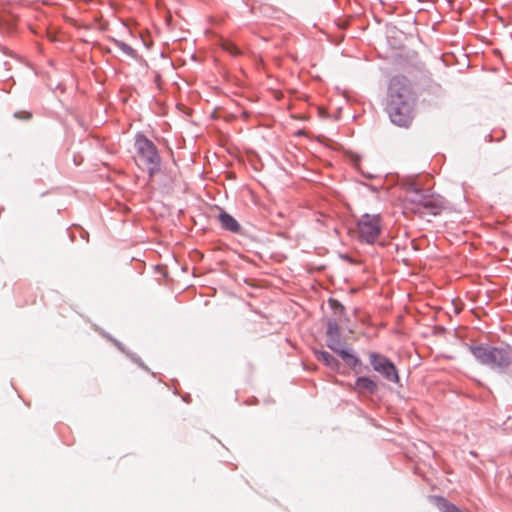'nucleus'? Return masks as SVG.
I'll return each mask as SVG.
<instances>
[{"label": "nucleus", "instance_id": "1a4fd4ad", "mask_svg": "<svg viewBox=\"0 0 512 512\" xmlns=\"http://www.w3.org/2000/svg\"><path fill=\"white\" fill-rule=\"evenodd\" d=\"M354 390L359 394H375L378 391L377 383L368 376L356 378Z\"/></svg>", "mask_w": 512, "mask_h": 512}, {"label": "nucleus", "instance_id": "dca6fc26", "mask_svg": "<svg viewBox=\"0 0 512 512\" xmlns=\"http://www.w3.org/2000/svg\"><path fill=\"white\" fill-rule=\"evenodd\" d=\"M112 42L114 43V45L116 47H118L124 54H126L130 58H132V59L137 58V56H138L137 51L134 48H132L130 45H128L127 43H125L121 40H117V39H112Z\"/></svg>", "mask_w": 512, "mask_h": 512}, {"label": "nucleus", "instance_id": "9d476101", "mask_svg": "<svg viewBox=\"0 0 512 512\" xmlns=\"http://www.w3.org/2000/svg\"><path fill=\"white\" fill-rule=\"evenodd\" d=\"M218 220L221 223L223 229L239 234L242 231V227L239 222L228 212L222 210L218 215Z\"/></svg>", "mask_w": 512, "mask_h": 512}, {"label": "nucleus", "instance_id": "39448f33", "mask_svg": "<svg viewBox=\"0 0 512 512\" xmlns=\"http://www.w3.org/2000/svg\"><path fill=\"white\" fill-rule=\"evenodd\" d=\"M386 100L416 101V94L410 80L404 75L393 76L389 81Z\"/></svg>", "mask_w": 512, "mask_h": 512}, {"label": "nucleus", "instance_id": "4468645a", "mask_svg": "<svg viewBox=\"0 0 512 512\" xmlns=\"http://www.w3.org/2000/svg\"><path fill=\"white\" fill-rule=\"evenodd\" d=\"M429 498L440 512H463L459 507L448 501L445 497L433 495Z\"/></svg>", "mask_w": 512, "mask_h": 512}, {"label": "nucleus", "instance_id": "2eb2a0df", "mask_svg": "<svg viewBox=\"0 0 512 512\" xmlns=\"http://www.w3.org/2000/svg\"><path fill=\"white\" fill-rule=\"evenodd\" d=\"M326 336L327 339L341 338L340 326L336 319L329 318L326 322Z\"/></svg>", "mask_w": 512, "mask_h": 512}, {"label": "nucleus", "instance_id": "9b49d317", "mask_svg": "<svg viewBox=\"0 0 512 512\" xmlns=\"http://www.w3.org/2000/svg\"><path fill=\"white\" fill-rule=\"evenodd\" d=\"M338 356L344 363L356 371L357 367L362 366V361L351 347L346 346L344 349L339 350Z\"/></svg>", "mask_w": 512, "mask_h": 512}, {"label": "nucleus", "instance_id": "f257e3e1", "mask_svg": "<svg viewBox=\"0 0 512 512\" xmlns=\"http://www.w3.org/2000/svg\"><path fill=\"white\" fill-rule=\"evenodd\" d=\"M468 349L480 365L487 366L499 373L508 372L512 363V347L508 344L495 347L481 343L469 345Z\"/></svg>", "mask_w": 512, "mask_h": 512}, {"label": "nucleus", "instance_id": "6ab92c4d", "mask_svg": "<svg viewBox=\"0 0 512 512\" xmlns=\"http://www.w3.org/2000/svg\"><path fill=\"white\" fill-rule=\"evenodd\" d=\"M13 116H14V118H16L18 120L29 121L32 119L33 115L30 111L21 110V111H16L13 114Z\"/></svg>", "mask_w": 512, "mask_h": 512}, {"label": "nucleus", "instance_id": "7ed1b4c3", "mask_svg": "<svg viewBox=\"0 0 512 512\" xmlns=\"http://www.w3.org/2000/svg\"><path fill=\"white\" fill-rule=\"evenodd\" d=\"M416 101L386 100L385 110L390 121L399 127H409L414 118V106Z\"/></svg>", "mask_w": 512, "mask_h": 512}, {"label": "nucleus", "instance_id": "20e7f679", "mask_svg": "<svg viewBox=\"0 0 512 512\" xmlns=\"http://www.w3.org/2000/svg\"><path fill=\"white\" fill-rule=\"evenodd\" d=\"M357 229L361 241L374 244L382 231L381 216L379 214H363L357 222Z\"/></svg>", "mask_w": 512, "mask_h": 512}, {"label": "nucleus", "instance_id": "0eeeda50", "mask_svg": "<svg viewBox=\"0 0 512 512\" xmlns=\"http://www.w3.org/2000/svg\"><path fill=\"white\" fill-rule=\"evenodd\" d=\"M447 201L440 195H428L426 194L421 205L420 214H429L433 216L440 215L441 212L446 208Z\"/></svg>", "mask_w": 512, "mask_h": 512}, {"label": "nucleus", "instance_id": "ddd939ff", "mask_svg": "<svg viewBox=\"0 0 512 512\" xmlns=\"http://www.w3.org/2000/svg\"><path fill=\"white\" fill-rule=\"evenodd\" d=\"M314 354L317 360L323 362L332 371H339L341 363L332 354L324 350H315Z\"/></svg>", "mask_w": 512, "mask_h": 512}, {"label": "nucleus", "instance_id": "412c9836", "mask_svg": "<svg viewBox=\"0 0 512 512\" xmlns=\"http://www.w3.org/2000/svg\"><path fill=\"white\" fill-rule=\"evenodd\" d=\"M371 190L376 191L377 189L373 186H370Z\"/></svg>", "mask_w": 512, "mask_h": 512}, {"label": "nucleus", "instance_id": "f8f14e48", "mask_svg": "<svg viewBox=\"0 0 512 512\" xmlns=\"http://www.w3.org/2000/svg\"><path fill=\"white\" fill-rule=\"evenodd\" d=\"M107 338L109 340H111L113 342V344L124 354H126L129 359L134 362L135 364H137L141 369L147 371V372H150L152 375H154V372H151L150 369L145 365V363L142 361V359L135 353L131 352V351H128L125 349V347L123 346V344L118 341L117 339L113 338L112 336L110 335H107Z\"/></svg>", "mask_w": 512, "mask_h": 512}, {"label": "nucleus", "instance_id": "a211bd4d", "mask_svg": "<svg viewBox=\"0 0 512 512\" xmlns=\"http://www.w3.org/2000/svg\"><path fill=\"white\" fill-rule=\"evenodd\" d=\"M328 304H329L330 308L334 311V313L339 314V315L344 314V312H345V307H344V305H343L340 301H338L337 299L330 298V299L328 300Z\"/></svg>", "mask_w": 512, "mask_h": 512}, {"label": "nucleus", "instance_id": "aec40b11", "mask_svg": "<svg viewBox=\"0 0 512 512\" xmlns=\"http://www.w3.org/2000/svg\"><path fill=\"white\" fill-rule=\"evenodd\" d=\"M224 49L229 51L233 55H238L240 53L239 49L232 43L225 44Z\"/></svg>", "mask_w": 512, "mask_h": 512}, {"label": "nucleus", "instance_id": "f03ea898", "mask_svg": "<svg viewBox=\"0 0 512 512\" xmlns=\"http://www.w3.org/2000/svg\"><path fill=\"white\" fill-rule=\"evenodd\" d=\"M134 147L138 158L147 166L150 178L161 171L162 159L157 146L145 134L138 132L135 135Z\"/></svg>", "mask_w": 512, "mask_h": 512}, {"label": "nucleus", "instance_id": "6e6552de", "mask_svg": "<svg viewBox=\"0 0 512 512\" xmlns=\"http://www.w3.org/2000/svg\"><path fill=\"white\" fill-rule=\"evenodd\" d=\"M425 196L426 193L419 189L415 184H410L406 188V200L411 205H414L412 209L415 212L421 211V205Z\"/></svg>", "mask_w": 512, "mask_h": 512}, {"label": "nucleus", "instance_id": "423d86ee", "mask_svg": "<svg viewBox=\"0 0 512 512\" xmlns=\"http://www.w3.org/2000/svg\"><path fill=\"white\" fill-rule=\"evenodd\" d=\"M369 362L373 370L378 372L385 380L395 384L399 383L398 369L390 358L378 352H371Z\"/></svg>", "mask_w": 512, "mask_h": 512}, {"label": "nucleus", "instance_id": "f3484780", "mask_svg": "<svg viewBox=\"0 0 512 512\" xmlns=\"http://www.w3.org/2000/svg\"><path fill=\"white\" fill-rule=\"evenodd\" d=\"M326 345L337 355L339 354V350L344 349L347 346L346 342L343 341L342 338L326 339Z\"/></svg>", "mask_w": 512, "mask_h": 512}]
</instances>
